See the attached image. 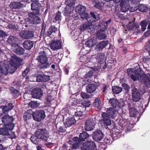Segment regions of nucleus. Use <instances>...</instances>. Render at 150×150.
<instances>
[{"instance_id": "a878e982", "label": "nucleus", "mask_w": 150, "mask_h": 150, "mask_svg": "<svg viewBox=\"0 0 150 150\" xmlns=\"http://www.w3.org/2000/svg\"><path fill=\"white\" fill-rule=\"evenodd\" d=\"M120 6H121V11L123 12H126L127 11L130 7L129 5L124 1H122L120 3Z\"/></svg>"}, {"instance_id": "7c9ffc66", "label": "nucleus", "mask_w": 150, "mask_h": 150, "mask_svg": "<svg viewBox=\"0 0 150 150\" xmlns=\"http://www.w3.org/2000/svg\"><path fill=\"white\" fill-rule=\"evenodd\" d=\"M96 89V86L93 84H90L88 85L86 87V92L90 93L93 92Z\"/></svg>"}, {"instance_id": "ddd939ff", "label": "nucleus", "mask_w": 150, "mask_h": 150, "mask_svg": "<svg viewBox=\"0 0 150 150\" xmlns=\"http://www.w3.org/2000/svg\"><path fill=\"white\" fill-rule=\"evenodd\" d=\"M20 36L25 39H30L34 36L33 32L31 31L22 30L19 33Z\"/></svg>"}, {"instance_id": "c9c22d12", "label": "nucleus", "mask_w": 150, "mask_h": 150, "mask_svg": "<svg viewBox=\"0 0 150 150\" xmlns=\"http://www.w3.org/2000/svg\"><path fill=\"white\" fill-rule=\"evenodd\" d=\"M112 90L114 93L117 94L122 92V88L118 86H113L112 88Z\"/></svg>"}, {"instance_id": "473e14b6", "label": "nucleus", "mask_w": 150, "mask_h": 150, "mask_svg": "<svg viewBox=\"0 0 150 150\" xmlns=\"http://www.w3.org/2000/svg\"><path fill=\"white\" fill-rule=\"evenodd\" d=\"M96 58L98 63L103 62L105 58V54L102 53H98L96 55Z\"/></svg>"}, {"instance_id": "a211bd4d", "label": "nucleus", "mask_w": 150, "mask_h": 150, "mask_svg": "<svg viewBox=\"0 0 150 150\" xmlns=\"http://www.w3.org/2000/svg\"><path fill=\"white\" fill-rule=\"evenodd\" d=\"M102 122L105 125H110L111 123V120L110 119V117L107 115V114L105 112L102 113Z\"/></svg>"}, {"instance_id": "052dcab7", "label": "nucleus", "mask_w": 150, "mask_h": 150, "mask_svg": "<svg viewBox=\"0 0 150 150\" xmlns=\"http://www.w3.org/2000/svg\"><path fill=\"white\" fill-rule=\"evenodd\" d=\"M62 43L61 41L58 40L57 41V50L61 49L62 48Z\"/></svg>"}, {"instance_id": "ea45409f", "label": "nucleus", "mask_w": 150, "mask_h": 150, "mask_svg": "<svg viewBox=\"0 0 150 150\" xmlns=\"http://www.w3.org/2000/svg\"><path fill=\"white\" fill-rule=\"evenodd\" d=\"M35 3L33 2L31 4V9L33 11L32 12L29 13H33V14L35 13V14L38 15L39 13V10L38 9H36L35 8V6L36 5Z\"/></svg>"}, {"instance_id": "2eb2a0df", "label": "nucleus", "mask_w": 150, "mask_h": 150, "mask_svg": "<svg viewBox=\"0 0 150 150\" xmlns=\"http://www.w3.org/2000/svg\"><path fill=\"white\" fill-rule=\"evenodd\" d=\"M104 134L101 130H97L93 132V138L96 142L101 141L103 138Z\"/></svg>"}, {"instance_id": "4468645a", "label": "nucleus", "mask_w": 150, "mask_h": 150, "mask_svg": "<svg viewBox=\"0 0 150 150\" xmlns=\"http://www.w3.org/2000/svg\"><path fill=\"white\" fill-rule=\"evenodd\" d=\"M35 13H28V20L30 23L32 24H39L40 22V18Z\"/></svg>"}, {"instance_id": "774afa93", "label": "nucleus", "mask_w": 150, "mask_h": 150, "mask_svg": "<svg viewBox=\"0 0 150 150\" xmlns=\"http://www.w3.org/2000/svg\"><path fill=\"white\" fill-rule=\"evenodd\" d=\"M122 86L125 90L127 91H129V86L126 83H124L122 84Z\"/></svg>"}, {"instance_id": "8fccbe9b", "label": "nucleus", "mask_w": 150, "mask_h": 150, "mask_svg": "<svg viewBox=\"0 0 150 150\" xmlns=\"http://www.w3.org/2000/svg\"><path fill=\"white\" fill-rule=\"evenodd\" d=\"M100 98H97L96 99L93 103V106L98 108L100 104Z\"/></svg>"}, {"instance_id": "f257e3e1", "label": "nucleus", "mask_w": 150, "mask_h": 150, "mask_svg": "<svg viewBox=\"0 0 150 150\" xmlns=\"http://www.w3.org/2000/svg\"><path fill=\"white\" fill-rule=\"evenodd\" d=\"M128 75L131 77L132 80L136 81L140 77L141 82L148 87H150V74H141L140 70H135L134 69L128 68L127 69Z\"/></svg>"}, {"instance_id": "9b49d317", "label": "nucleus", "mask_w": 150, "mask_h": 150, "mask_svg": "<svg viewBox=\"0 0 150 150\" xmlns=\"http://www.w3.org/2000/svg\"><path fill=\"white\" fill-rule=\"evenodd\" d=\"M95 119H89L86 120L85 128L86 131H90L93 129L96 125Z\"/></svg>"}, {"instance_id": "6e6552de", "label": "nucleus", "mask_w": 150, "mask_h": 150, "mask_svg": "<svg viewBox=\"0 0 150 150\" xmlns=\"http://www.w3.org/2000/svg\"><path fill=\"white\" fill-rule=\"evenodd\" d=\"M81 150H96L95 143L93 141H88L83 143L81 146Z\"/></svg>"}, {"instance_id": "c756f323", "label": "nucleus", "mask_w": 150, "mask_h": 150, "mask_svg": "<svg viewBox=\"0 0 150 150\" xmlns=\"http://www.w3.org/2000/svg\"><path fill=\"white\" fill-rule=\"evenodd\" d=\"M23 6V4L21 2H13L10 4V7L12 9L20 8Z\"/></svg>"}, {"instance_id": "13d9d810", "label": "nucleus", "mask_w": 150, "mask_h": 150, "mask_svg": "<svg viewBox=\"0 0 150 150\" xmlns=\"http://www.w3.org/2000/svg\"><path fill=\"white\" fill-rule=\"evenodd\" d=\"M1 107L2 108L3 112V113L8 112L9 110L8 108V106H1Z\"/></svg>"}, {"instance_id": "69168bd1", "label": "nucleus", "mask_w": 150, "mask_h": 150, "mask_svg": "<svg viewBox=\"0 0 150 150\" xmlns=\"http://www.w3.org/2000/svg\"><path fill=\"white\" fill-rule=\"evenodd\" d=\"M93 73L92 71H90L87 74H85V77L86 78L91 77L93 75Z\"/></svg>"}, {"instance_id": "09e8293b", "label": "nucleus", "mask_w": 150, "mask_h": 150, "mask_svg": "<svg viewBox=\"0 0 150 150\" xmlns=\"http://www.w3.org/2000/svg\"><path fill=\"white\" fill-rule=\"evenodd\" d=\"M90 105V102L88 100H86L83 102L81 104L79 105L82 106V107H83L86 109L87 107H89Z\"/></svg>"}, {"instance_id": "20e7f679", "label": "nucleus", "mask_w": 150, "mask_h": 150, "mask_svg": "<svg viewBox=\"0 0 150 150\" xmlns=\"http://www.w3.org/2000/svg\"><path fill=\"white\" fill-rule=\"evenodd\" d=\"M37 60L40 62L39 67L40 69L46 68L50 66L47 62V58L44 51H41L37 57Z\"/></svg>"}, {"instance_id": "412c9836", "label": "nucleus", "mask_w": 150, "mask_h": 150, "mask_svg": "<svg viewBox=\"0 0 150 150\" xmlns=\"http://www.w3.org/2000/svg\"><path fill=\"white\" fill-rule=\"evenodd\" d=\"M42 95V91L38 88H34L32 92V97L34 98L39 99Z\"/></svg>"}, {"instance_id": "aec40b11", "label": "nucleus", "mask_w": 150, "mask_h": 150, "mask_svg": "<svg viewBox=\"0 0 150 150\" xmlns=\"http://www.w3.org/2000/svg\"><path fill=\"white\" fill-rule=\"evenodd\" d=\"M8 66L5 64L4 62H0V76L3 75H6L8 72Z\"/></svg>"}, {"instance_id": "c85d7f7f", "label": "nucleus", "mask_w": 150, "mask_h": 150, "mask_svg": "<svg viewBox=\"0 0 150 150\" xmlns=\"http://www.w3.org/2000/svg\"><path fill=\"white\" fill-rule=\"evenodd\" d=\"M91 23L89 21H87L83 24L80 26V29L81 31H83L85 30L91 28Z\"/></svg>"}, {"instance_id": "79ce46f5", "label": "nucleus", "mask_w": 150, "mask_h": 150, "mask_svg": "<svg viewBox=\"0 0 150 150\" xmlns=\"http://www.w3.org/2000/svg\"><path fill=\"white\" fill-rule=\"evenodd\" d=\"M129 113L130 116L135 117L136 116L137 114V111L136 109L134 108H130L129 107Z\"/></svg>"}, {"instance_id": "680f3d73", "label": "nucleus", "mask_w": 150, "mask_h": 150, "mask_svg": "<svg viewBox=\"0 0 150 150\" xmlns=\"http://www.w3.org/2000/svg\"><path fill=\"white\" fill-rule=\"evenodd\" d=\"M105 22L103 21H101L100 22L99 25H98V27H101L102 26H103L104 27H102L103 28H106V26L105 25Z\"/></svg>"}, {"instance_id": "f704fd0d", "label": "nucleus", "mask_w": 150, "mask_h": 150, "mask_svg": "<svg viewBox=\"0 0 150 150\" xmlns=\"http://www.w3.org/2000/svg\"><path fill=\"white\" fill-rule=\"evenodd\" d=\"M95 40L93 38H91L85 42L86 46L90 48L93 47L95 45Z\"/></svg>"}, {"instance_id": "37998d69", "label": "nucleus", "mask_w": 150, "mask_h": 150, "mask_svg": "<svg viewBox=\"0 0 150 150\" xmlns=\"http://www.w3.org/2000/svg\"><path fill=\"white\" fill-rule=\"evenodd\" d=\"M37 135L36 136H31L30 138L31 141L34 144H37L39 143V139Z\"/></svg>"}, {"instance_id": "4c0bfd02", "label": "nucleus", "mask_w": 150, "mask_h": 150, "mask_svg": "<svg viewBox=\"0 0 150 150\" xmlns=\"http://www.w3.org/2000/svg\"><path fill=\"white\" fill-rule=\"evenodd\" d=\"M88 137V134L86 132H83L81 133L79 136L80 140L83 141H84Z\"/></svg>"}, {"instance_id": "4be33fe9", "label": "nucleus", "mask_w": 150, "mask_h": 150, "mask_svg": "<svg viewBox=\"0 0 150 150\" xmlns=\"http://www.w3.org/2000/svg\"><path fill=\"white\" fill-rule=\"evenodd\" d=\"M90 14L91 16L90 17V16L89 15L88 18H85V19L87 21H89L91 23L96 22L99 19V15L98 14L93 12H91Z\"/></svg>"}, {"instance_id": "2f4dec72", "label": "nucleus", "mask_w": 150, "mask_h": 150, "mask_svg": "<svg viewBox=\"0 0 150 150\" xmlns=\"http://www.w3.org/2000/svg\"><path fill=\"white\" fill-rule=\"evenodd\" d=\"M33 42L30 40L25 41L23 43V46L28 50L30 49L33 47Z\"/></svg>"}, {"instance_id": "0eeeda50", "label": "nucleus", "mask_w": 150, "mask_h": 150, "mask_svg": "<svg viewBox=\"0 0 150 150\" xmlns=\"http://www.w3.org/2000/svg\"><path fill=\"white\" fill-rule=\"evenodd\" d=\"M128 32L132 33V34L137 35L139 29V25L133 22H129L127 25Z\"/></svg>"}, {"instance_id": "4d7b16f0", "label": "nucleus", "mask_w": 150, "mask_h": 150, "mask_svg": "<svg viewBox=\"0 0 150 150\" xmlns=\"http://www.w3.org/2000/svg\"><path fill=\"white\" fill-rule=\"evenodd\" d=\"M6 128H8V130H12L13 127H14V125L13 124H12L11 123L9 124L6 125Z\"/></svg>"}, {"instance_id": "e433bc0d", "label": "nucleus", "mask_w": 150, "mask_h": 150, "mask_svg": "<svg viewBox=\"0 0 150 150\" xmlns=\"http://www.w3.org/2000/svg\"><path fill=\"white\" fill-rule=\"evenodd\" d=\"M148 23V21L146 20L142 21L140 22V24L141 26V30L142 31H144L146 30Z\"/></svg>"}, {"instance_id": "e2e57ef3", "label": "nucleus", "mask_w": 150, "mask_h": 150, "mask_svg": "<svg viewBox=\"0 0 150 150\" xmlns=\"http://www.w3.org/2000/svg\"><path fill=\"white\" fill-rule=\"evenodd\" d=\"M63 52L62 51V52H58V59H59L60 61H60L61 59L62 58V57H63Z\"/></svg>"}, {"instance_id": "49530a36", "label": "nucleus", "mask_w": 150, "mask_h": 150, "mask_svg": "<svg viewBox=\"0 0 150 150\" xmlns=\"http://www.w3.org/2000/svg\"><path fill=\"white\" fill-rule=\"evenodd\" d=\"M113 140L112 137L111 136L109 135L105 138L104 142L107 144L110 145L112 143Z\"/></svg>"}, {"instance_id": "bb28decb", "label": "nucleus", "mask_w": 150, "mask_h": 150, "mask_svg": "<svg viewBox=\"0 0 150 150\" xmlns=\"http://www.w3.org/2000/svg\"><path fill=\"white\" fill-rule=\"evenodd\" d=\"M85 110V108L82 107V106L79 105L76 109V111L75 112V115L76 116H81L83 114V111Z\"/></svg>"}, {"instance_id": "0e129e2a", "label": "nucleus", "mask_w": 150, "mask_h": 150, "mask_svg": "<svg viewBox=\"0 0 150 150\" xmlns=\"http://www.w3.org/2000/svg\"><path fill=\"white\" fill-rule=\"evenodd\" d=\"M29 71V68H27L22 73V75L23 77L26 76L27 73Z\"/></svg>"}, {"instance_id": "dca6fc26", "label": "nucleus", "mask_w": 150, "mask_h": 150, "mask_svg": "<svg viewBox=\"0 0 150 150\" xmlns=\"http://www.w3.org/2000/svg\"><path fill=\"white\" fill-rule=\"evenodd\" d=\"M106 29H100L97 32L96 37L98 40H101L105 39L107 37V34L106 32Z\"/></svg>"}, {"instance_id": "6e6d98bb", "label": "nucleus", "mask_w": 150, "mask_h": 150, "mask_svg": "<svg viewBox=\"0 0 150 150\" xmlns=\"http://www.w3.org/2000/svg\"><path fill=\"white\" fill-rule=\"evenodd\" d=\"M81 97L83 99H87L90 98V96L85 92H82L81 93Z\"/></svg>"}, {"instance_id": "9d476101", "label": "nucleus", "mask_w": 150, "mask_h": 150, "mask_svg": "<svg viewBox=\"0 0 150 150\" xmlns=\"http://www.w3.org/2000/svg\"><path fill=\"white\" fill-rule=\"evenodd\" d=\"M32 116L35 120L39 122L43 120L45 117V112L43 110L36 111L32 114Z\"/></svg>"}, {"instance_id": "6ab92c4d", "label": "nucleus", "mask_w": 150, "mask_h": 150, "mask_svg": "<svg viewBox=\"0 0 150 150\" xmlns=\"http://www.w3.org/2000/svg\"><path fill=\"white\" fill-rule=\"evenodd\" d=\"M12 116L8 115H5L1 117V121L5 126L12 123L14 120Z\"/></svg>"}, {"instance_id": "1a4fd4ad", "label": "nucleus", "mask_w": 150, "mask_h": 150, "mask_svg": "<svg viewBox=\"0 0 150 150\" xmlns=\"http://www.w3.org/2000/svg\"><path fill=\"white\" fill-rule=\"evenodd\" d=\"M86 8L85 6L82 5L77 6L75 8V11L80 14L81 18L82 19L88 18L89 14L86 13Z\"/></svg>"}, {"instance_id": "338daca9", "label": "nucleus", "mask_w": 150, "mask_h": 150, "mask_svg": "<svg viewBox=\"0 0 150 150\" xmlns=\"http://www.w3.org/2000/svg\"><path fill=\"white\" fill-rule=\"evenodd\" d=\"M13 95L14 96L16 97L19 95V93L18 91L16 90H14V91L13 92Z\"/></svg>"}, {"instance_id": "5fc2aeb1", "label": "nucleus", "mask_w": 150, "mask_h": 150, "mask_svg": "<svg viewBox=\"0 0 150 150\" xmlns=\"http://www.w3.org/2000/svg\"><path fill=\"white\" fill-rule=\"evenodd\" d=\"M54 98H52L51 96H48L47 97L46 99V101L48 105H49L50 104H52V102Z\"/></svg>"}, {"instance_id": "603ef678", "label": "nucleus", "mask_w": 150, "mask_h": 150, "mask_svg": "<svg viewBox=\"0 0 150 150\" xmlns=\"http://www.w3.org/2000/svg\"><path fill=\"white\" fill-rule=\"evenodd\" d=\"M50 48L53 50H55L56 49V42L52 41L50 44Z\"/></svg>"}, {"instance_id": "f3484780", "label": "nucleus", "mask_w": 150, "mask_h": 150, "mask_svg": "<svg viewBox=\"0 0 150 150\" xmlns=\"http://www.w3.org/2000/svg\"><path fill=\"white\" fill-rule=\"evenodd\" d=\"M119 110L112 107H110L107 108L106 113L110 117L114 119L116 117Z\"/></svg>"}, {"instance_id": "5701e85b", "label": "nucleus", "mask_w": 150, "mask_h": 150, "mask_svg": "<svg viewBox=\"0 0 150 150\" xmlns=\"http://www.w3.org/2000/svg\"><path fill=\"white\" fill-rule=\"evenodd\" d=\"M50 79V76L43 74H39L38 75L36 80L38 82H46Z\"/></svg>"}, {"instance_id": "a18cd8bd", "label": "nucleus", "mask_w": 150, "mask_h": 150, "mask_svg": "<svg viewBox=\"0 0 150 150\" xmlns=\"http://www.w3.org/2000/svg\"><path fill=\"white\" fill-rule=\"evenodd\" d=\"M40 105V103H37L36 101H31L29 104V106L33 108H36L38 107Z\"/></svg>"}, {"instance_id": "f03ea898", "label": "nucleus", "mask_w": 150, "mask_h": 150, "mask_svg": "<svg viewBox=\"0 0 150 150\" xmlns=\"http://www.w3.org/2000/svg\"><path fill=\"white\" fill-rule=\"evenodd\" d=\"M23 61V60L20 58L15 55L13 56L10 61V64L8 69V72L10 73H14L17 68L22 65Z\"/></svg>"}, {"instance_id": "3c124183", "label": "nucleus", "mask_w": 150, "mask_h": 150, "mask_svg": "<svg viewBox=\"0 0 150 150\" xmlns=\"http://www.w3.org/2000/svg\"><path fill=\"white\" fill-rule=\"evenodd\" d=\"M72 6L67 5L65 8V13L67 15H69L72 11L71 7Z\"/></svg>"}, {"instance_id": "58836bf2", "label": "nucleus", "mask_w": 150, "mask_h": 150, "mask_svg": "<svg viewBox=\"0 0 150 150\" xmlns=\"http://www.w3.org/2000/svg\"><path fill=\"white\" fill-rule=\"evenodd\" d=\"M18 40V39L17 38L12 36H10L8 38L7 41L8 43L12 45L15 43Z\"/></svg>"}, {"instance_id": "72a5a7b5", "label": "nucleus", "mask_w": 150, "mask_h": 150, "mask_svg": "<svg viewBox=\"0 0 150 150\" xmlns=\"http://www.w3.org/2000/svg\"><path fill=\"white\" fill-rule=\"evenodd\" d=\"M138 9L140 11L146 12L147 11L149 8L147 5H145L142 4H140L138 5Z\"/></svg>"}, {"instance_id": "f8f14e48", "label": "nucleus", "mask_w": 150, "mask_h": 150, "mask_svg": "<svg viewBox=\"0 0 150 150\" xmlns=\"http://www.w3.org/2000/svg\"><path fill=\"white\" fill-rule=\"evenodd\" d=\"M132 97L133 101L135 102L139 101L141 99L142 95L139 90L134 87L132 89Z\"/></svg>"}, {"instance_id": "b1692460", "label": "nucleus", "mask_w": 150, "mask_h": 150, "mask_svg": "<svg viewBox=\"0 0 150 150\" xmlns=\"http://www.w3.org/2000/svg\"><path fill=\"white\" fill-rule=\"evenodd\" d=\"M109 42L108 40H103L98 43L96 45V49L98 50L101 51L107 45Z\"/></svg>"}, {"instance_id": "cd10ccee", "label": "nucleus", "mask_w": 150, "mask_h": 150, "mask_svg": "<svg viewBox=\"0 0 150 150\" xmlns=\"http://www.w3.org/2000/svg\"><path fill=\"white\" fill-rule=\"evenodd\" d=\"M12 47L13 49V51L17 54L20 55L22 54L24 52L23 49L18 45H16L15 47L13 46Z\"/></svg>"}, {"instance_id": "864d4df0", "label": "nucleus", "mask_w": 150, "mask_h": 150, "mask_svg": "<svg viewBox=\"0 0 150 150\" xmlns=\"http://www.w3.org/2000/svg\"><path fill=\"white\" fill-rule=\"evenodd\" d=\"M75 0H66L65 3L67 5L72 6L75 3Z\"/></svg>"}, {"instance_id": "a19ab883", "label": "nucleus", "mask_w": 150, "mask_h": 150, "mask_svg": "<svg viewBox=\"0 0 150 150\" xmlns=\"http://www.w3.org/2000/svg\"><path fill=\"white\" fill-rule=\"evenodd\" d=\"M92 2L95 7L100 9L102 8L101 3L99 0H92Z\"/></svg>"}, {"instance_id": "393cba45", "label": "nucleus", "mask_w": 150, "mask_h": 150, "mask_svg": "<svg viewBox=\"0 0 150 150\" xmlns=\"http://www.w3.org/2000/svg\"><path fill=\"white\" fill-rule=\"evenodd\" d=\"M73 140L74 142L73 144L72 145L73 148V149L79 148L82 143V142L80 140L79 138L77 137H75L73 138Z\"/></svg>"}, {"instance_id": "423d86ee", "label": "nucleus", "mask_w": 150, "mask_h": 150, "mask_svg": "<svg viewBox=\"0 0 150 150\" xmlns=\"http://www.w3.org/2000/svg\"><path fill=\"white\" fill-rule=\"evenodd\" d=\"M36 135L42 140L46 141L49 138V132L45 129H38L36 132Z\"/></svg>"}, {"instance_id": "de8ad7c7", "label": "nucleus", "mask_w": 150, "mask_h": 150, "mask_svg": "<svg viewBox=\"0 0 150 150\" xmlns=\"http://www.w3.org/2000/svg\"><path fill=\"white\" fill-rule=\"evenodd\" d=\"M68 104L69 106L75 105L77 104V100L75 98H70L69 100Z\"/></svg>"}, {"instance_id": "bf43d9fd", "label": "nucleus", "mask_w": 150, "mask_h": 150, "mask_svg": "<svg viewBox=\"0 0 150 150\" xmlns=\"http://www.w3.org/2000/svg\"><path fill=\"white\" fill-rule=\"evenodd\" d=\"M150 61V59L146 58L145 57H142L140 59V62H143L145 63H147L149 62Z\"/></svg>"}, {"instance_id": "7ed1b4c3", "label": "nucleus", "mask_w": 150, "mask_h": 150, "mask_svg": "<svg viewBox=\"0 0 150 150\" xmlns=\"http://www.w3.org/2000/svg\"><path fill=\"white\" fill-rule=\"evenodd\" d=\"M64 110H62L57 115V118L58 117L60 118V120L63 119L64 121V124L66 127H69L72 125L74 124L76 122V120L74 117H69L66 118L68 115H69V113L64 114Z\"/></svg>"}, {"instance_id": "39448f33", "label": "nucleus", "mask_w": 150, "mask_h": 150, "mask_svg": "<svg viewBox=\"0 0 150 150\" xmlns=\"http://www.w3.org/2000/svg\"><path fill=\"white\" fill-rule=\"evenodd\" d=\"M109 103L112 108H115L117 110H119L124 105V103L122 101L120 100L114 98H110L109 100Z\"/></svg>"}, {"instance_id": "c03bdc74", "label": "nucleus", "mask_w": 150, "mask_h": 150, "mask_svg": "<svg viewBox=\"0 0 150 150\" xmlns=\"http://www.w3.org/2000/svg\"><path fill=\"white\" fill-rule=\"evenodd\" d=\"M0 134L3 135H8L9 134L8 129L5 128H0Z\"/></svg>"}]
</instances>
